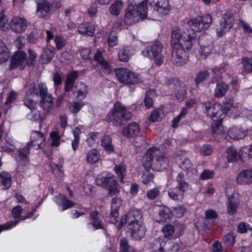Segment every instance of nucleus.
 Masks as SVG:
<instances>
[{
  "label": "nucleus",
  "mask_w": 252,
  "mask_h": 252,
  "mask_svg": "<svg viewBox=\"0 0 252 252\" xmlns=\"http://www.w3.org/2000/svg\"><path fill=\"white\" fill-rule=\"evenodd\" d=\"M213 18L210 14H206L203 16H197L194 18L189 20L188 25L189 29H186L181 33H186L187 34H191L193 33L195 35V43H197L196 32H200L210 27L212 23Z\"/></svg>",
  "instance_id": "39448f33"
},
{
  "label": "nucleus",
  "mask_w": 252,
  "mask_h": 252,
  "mask_svg": "<svg viewBox=\"0 0 252 252\" xmlns=\"http://www.w3.org/2000/svg\"><path fill=\"white\" fill-rule=\"evenodd\" d=\"M176 181L177 183V186L178 188L182 189L185 191L188 189L189 184L185 181L184 175L183 173H179L176 177Z\"/></svg>",
  "instance_id": "79ce46f5"
},
{
  "label": "nucleus",
  "mask_w": 252,
  "mask_h": 252,
  "mask_svg": "<svg viewBox=\"0 0 252 252\" xmlns=\"http://www.w3.org/2000/svg\"><path fill=\"white\" fill-rule=\"evenodd\" d=\"M186 95L187 91L184 86L178 90L176 93V97L177 99L180 101H183L186 98Z\"/></svg>",
  "instance_id": "bf43d9fd"
},
{
  "label": "nucleus",
  "mask_w": 252,
  "mask_h": 252,
  "mask_svg": "<svg viewBox=\"0 0 252 252\" xmlns=\"http://www.w3.org/2000/svg\"><path fill=\"white\" fill-rule=\"evenodd\" d=\"M179 245L171 241H164L157 239L151 245L152 252H175L179 250Z\"/></svg>",
  "instance_id": "1a4fd4ad"
},
{
  "label": "nucleus",
  "mask_w": 252,
  "mask_h": 252,
  "mask_svg": "<svg viewBox=\"0 0 252 252\" xmlns=\"http://www.w3.org/2000/svg\"><path fill=\"white\" fill-rule=\"evenodd\" d=\"M138 17L139 16L135 8L132 6H129L125 14L124 21L126 24L131 25L136 22Z\"/></svg>",
  "instance_id": "aec40b11"
},
{
  "label": "nucleus",
  "mask_w": 252,
  "mask_h": 252,
  "mask_svg": "<svg viewBox=\"0 0 252 252\" xmlns=\"http://www.w3.org/2000/svg\"><path fill=\"white\" fill-rule=\"evenodd\" d=\"M50 136L52 142L51 146L52 147H58L60 145L61 137L56 131H53L50 133Z\"/></svg>",
  "instance_id": "864d4df0"
},
{
  "label": "nucleus",
  "mask_w": 252,
  "mask_h": 252,
  "mask_svg": "<svg viewBox=\"0 0 252 252\" xmlns=\"http://www.w3.org/2000/svg\"><path fill=\"white\" fill-rule=\"evenodd\" d=\"M174 230V227L171 224H166L162 228V231L166 237L171 236L173 234Z\"/></svg>",
  "instance_id": "69168bd1"
},
{
  "label": "nucleus",
  "mask_w": 252,
  "mask_h": 252,
  "mask_svg": "<svg viewBox=\"0 0 252 252\" xmlns=\"http://www.w3.org/2000/svg\"><path fill=\"white\" fill-rule=\"evenodd\" d=\"M169 162V159L164 153L155 147L149 149L143 158L145 166L152 167L159 171L166 169Z\"/></svg>",
  "instance_id": "f03ea898"
},
{
  "label": "nucleus",
  "mask_w": 252,
  "mask_h": 252,
  "mask_svg": "<svg viewBox=\"0 0 252 252\" xmlns=\"http://www.w3.org/2000/svg\"><path fill=\"white\" fill-rule=\"evenodd\" d=\"M24 104L31 110L36 109L37 102L34 100L31 96L25 95L24 99Z\"/></svg>",
  "instance_id": "de8ad7c7"
},
{
  "label": "nucleus",
  "mask_w": 252,
  "mask_h": 252,
  "mask_svg": "<svg viewBox=\"0 0 252 252\" xmlns=\"http://www.w3.org/2000/svg\"><path fill=\"white\" fill-rule=\"evenodd\" d=\"M101 145L108 153L114 151V146L112 143V138L108 134L104 135L101 138Z\"/></svg>",
  "instance_id": "cd10ccee"
},
{
  "label": "nucleus",
  "mask_w": 252,
  "mask_h": 252,
  "mask_svg": "<svg viewBox=\"0 0 252 252\" xmlns=\"http://www.w3.org/2000/svg\"><path fill=\"white\" fill-rule=\"evenodd\" d=\"M26 95L32 96L33 95L38 96L39 93L36 88V86L34 83H32L30 85L29 89L27 91L26 94Z\"/></svg>",
  "instance_id": "774afa93"
},
{
  "label": "nucleus",
  "mask_w": 252,
  "mask_h": 252,
  "mask_svg": "<svg viewBox=\"0 0 252 252\" xmlns=\"http://www.w3.org/2000/svg\"><path fill=\"white\" fill-rule=\"evenodd\" d=\"M128 230L131 237L136 240H139L143 238L146 232V228L142 221L128 224Z\"/></svg>",
  "instance_id": "ddd939ff"
},
{
  "label": "nucleus",
  "mask_w": 252,
  "mask_h": 252,
  "mask_svg": "<svg viewBox=\"0 0 252 252\" xmlns=\"http://www.w3.org/2000/svg\"><path fill=\"white\" fill-rule=\"evenodd\" d=\"M226 158L228 161L234 162L240 159L241 156L235 148L230 147L226 150Z\"/></svg>",
  "instance_id": "a878e982"
},
{
  "label": "nucleus",
  "mask_w": 252,
  "mask_h": 252,
  "mask_svg": "<svg viewBox=\"0 0 252 252\" xmlns=\"http://www.w3.org/2000/svg\"><path fill=\"white\" fill-rule=\"evenodd\" d=\"M54 201L60 206L63 207L62 211L69 209L74 205V203L67 199V198L63 194H59L54 197Z\"/></svg>",
  "instance_id": "b1692460"
},
{
  "label": "nucleus",
  "mask_w": 252,
  "mask_h": 252,
  "mask_svg": "<svg viewBox=\"0 0 252 252\" xmlns=\"http://www.w3.org/2000/svg\"><path fill=\"white\" fill-rule=\"evenodd\" d=\"M72 133L74 135V139L72 140L71 146L73 151H75L79 146L81 130L78 127H75L72 130Z\"/></svg>",
  "instance_id": "ea45409f"
},
{
  "label": "nucleus",
  "mask_w": 252,
  "mask_h": 252,
  "mask_svg": "<svg viewBox=\"0 0 252 252\" xmlns=\"http://www.w3.org/2000/svg\"><path fill=\"white\" fill-rule=\"evenodd\" d=\"M10 56L9 50L5 43L0 39V63L5 62Z\"/></svg>",
  "instance_id": "473e14b6"
},
{
  "label": "nucleus",
  "mask_w": 252,
  "mask_h": 252,
  "mask_svg": "<svg viewBox=\"0 0 252 252\" xmlns=\"http://www.w3.org/2000/svg\"><path fill=\"white\" fill-rule=\"evenodd\" d=\"M239 201L237 196L232 195L228 198L227 202V211L230 215L236 213Z\"/></svg>",
  "instance_id": "4be33fe9"
},
{
  "label": "nucleus",
  "mask_w": 252,
  "mask_h": 252,
  "mask_svg": "<svg viewBox=\"0 0 252 252\" xmlns=\"http://www.w3.org/2000/svg\"><path fill=\"white\" fill-rule=\"evenodd\" d=\"M186 211V208L182 205H177L173 208V212L177 217H182Z\"/></svg>",
  "instance_id": "052dcab7"
},
{
  "label": "nucleus",
  "mask_w": 252,
  "mask_h": 252,
  "mask_svg": "<svg viewBox=\"0 0 252 252\" xmlns=\"http://www.w3.org/2000/svg\"><path fill=\"white\" fill-rule=\"evenodd\" d=\"M45 145V134L38 131L32 130L31 133L30 141L27 143L26 147L19 149L18 151L19 158L21 160L26 162L32 147L36 150H38L43 149Z\"/></svg>",
  "instance_id": "20e7f679"
},
{
  "label": "nucleus",
  "mask_w": 252,
  "mask_h": 252,
  "mask_svg": "<svg viewBox=\"0 0 252 252\" xmlns=\"http://www.w3.org/2000/svg\"><path fill=\"white\" fill-rule=\"evenodd\" d=\"M147 0H144L143 1L139 3V4L138 5L137 7V9L136 10L138 13L139 17H140L142 19H145L147 16Z\"/></svg>",
  "instance_id": "c9c22d12"
},
{
  "label": "nucleus",
  "mask_w": 252,
  "mask_h": 252,
  "mask_svg": "<svg viewBox=\"0 0 252 252\" xmlns=\"http://www.w3.org/2000/svg\"><path fill=\"white\" fill-rule=\"evenodd\" d=\"M121 205L122 200L120 197H118L117 195L112 199L111 204V209L119 210Z\"/></svg>",
  "instance_id": "338daca9"
},
{
  "label": "nucleus",
  "mask_w": 252,
  "mask_h": 252,
  "mask_svg": "<svg viewBox=\"0 0 252 252\" xmlns=\"http://www.w3.org/2000/svg\"><path fill=\"white\" fill-rule=\"evenodd\" d=\"M195 35L181 33L180 30L175 29L171 35L173 48L172 61L177 66L184 65L188 61V55L185 50H189L195 44Z\"/></svg>",
  "instance_id": "f257e3e1"
},
{
  "label": "nucleus",
  "mask_w": 252,
  "mask_h": 252,
  "mask_svg": "<svg viewBox=\"0 0 252 252\" xmlns=\"http://www.w3.org/2000/svg\"><path fill=\"white\" fill-rule=\"evenodd\" d=\"M107 189L109 190V195L111 196L117 195L119 192L120 188L114 177L110 181Z\"/></svg>",
  "instance_id": "4c0bfd02"
},
{
  "label": "nucleus",
  "mask_w": 252,
  "mask_h": 252,
  "mask_svg": "<svg viewBox=\"0 0 252 252\" xmlns=\"http://www.w3.org/2000/svg\"><path fill=\"white\" fill-rule=\"evenodd\" d=\"M100 158V154L96 149H92L88 152L86 155V160L90 164L96 163Z\"/></svg>",
  "instance_id": "2f4dec72"
},
{
  "label": "nucleus",
  "mask_w": 252,
  "mask_h": 252,
  "mask_svg": "<svg viewBox=\"0 0 252 252\" xmlns=\"http://www.w3.org/2000/svg\"><path fill=\"white\" fill-rule=\"evenodd\" d=\"M118 79L126 84H136L142 82L140 75L136 74L126 68L116 69L115 70Z\"/></svg>",
  "instance_id": "0eeeda50"
},
{
  "label": "nucleus",
  "mask_w": 252,
  "mask_h": 252,
  "mask_svg": "<svg viewBox=\"0 0 252 252\" xmlns=\"http://www.w3.org/2000/svg\"><path fill=\"white\" fill-rule=\"evenodd\" d=\"M172 216L170 210L168 208H164L159 212L157 221L160 223L168 222L170 220Z\"/></svg>",
  "instance_id": "c756f323"
},
{
  "label": "nucleus",
  "mask_w": 252,
  "mask_h": 252,
  "mask_svg": "<svg viewBox=\"0 0 252 252\" xmlns=\"http://www.w3.org/2000/svg\"><path fill=\"white\" fill-rule=\"evenodd\" d=\"M94 31V26L89 23H82L78 27V32L80 34L92 36Z\"/></svg>",
  "instance_id": "bb28decb"
},
{
  "label": "nucleus",
  "mask_w": 252,
  "mask_h": 252,
  "mask_svg": "<svg viewBox=\"0 0 252 252\" xmlns=\"http://www.w3.org/2000/svg\"><path fill=\"white\" fill-rule=\"evenodd\" d=\"M215 175V171L209 169H205L200 174V178L203 180L212 179Z\"/></svg>",
  "instance_id": "5fc2aeb1"
},
{
  "label": "nucleus",
  "mask_w": 252,
  "mask_h": 252,
  "mask_svg": "<svg viewBox=\"0 0 252 252\" xmlns=\"http://www.w3.org/2000/svg\"><path fill=\"white\" fill-rule=\"evenodd\" d=\"M0 182L3 187V189L9 188L11 185V175L7 172H2L0 174Z\"/></svg>",
  "instance_id": "e433bc0d"
},
{
  "label": "nucleus",
  "mask_w": 252,
  "mask_h": 252,
  "mask_svg": "<svg viewBox=\"0 0 252 252\" xmlns=\"http://www.w3.org/2000/svg\"><path fill=\"white\" fill-rule=\"evenodd\" d=\"M150 4L154 9L162 15H166L169 12L168 0H150Z\"/></svg>",
  "instance_id": "dca6fc26"
},
{
  "label": "nucleus",
  "mask_w": 252,
  "mask_h": 252,
  "mask_svg": "<svg viewBox=\"0 0 252 252\" xmlns=\"http://www.w3.org/2000/svg\"><path fill=\"white\" fill-rule=\"evenodd\" d=\"M140 129V127L137 124L132 123L123 128L122 133L124 136L131 138L137 136L139 134Z\"/></svg>",
  "instance_id": "a211bd4d"
},
{
  "label": "nucleus",
  "mask_w": 252,
  "mask_h": 252,
  "mask_svg": "<svg viewBox=\"0 0 252 252\" xmlns=\"http://www.w3.org/2000/svg\"><path fill=\"white\" fill-rule=\"evenodd\" d=\"M83 106L82 103L72 102L70 104L69 109L72 113H77L80 110Z\"/></svg>",
  "instance_id": "4d7b16f0"
},
{
  "label": "nucleus",
  "mask_w": 252,
  "mask_h": 252,
  "mask_svg": "<svg viewBox=\"0 0 252 252\" xmlns=\"http://www.w3.org/2000/svg\"><path fill=\"white\" fill-rule=\"evenodd\" d=\"M107 42L110 47H114L118 44V38L114 32H111L108 37Z\"/></svg>",
  "instance_id": "680f3d73"
},
{
  "label": "nucleus",
  "mask_w": 252,
  "mask_h": 252,
  "mask_svg": "<svg viewBox=\"0 0 252 252\" xmlns=\"http://www.w3.org/2000/svg\"><path fill=\"white\" fill-rule=\"evenodd\" d=\"M213 149L212 147L208 144L203 145L200 150V155L203 156L210 155L212 153Z\"/></svg>",
  "instance_id": "13d9d810"
},
{
  "label": "nucleus",
  "mask_w": 252,
  "mask_h": 252,
  "mask_svg": "<svg viewBox=\"0 0 252 252\" xmlns=\"http://www.w3.org/2000/svg\"><path fill=\"white\" fill-rule=\"evenodd\" d=\"M154 91L152 90H149L145 94L144 98V104L147 108H149L152 107L153 104V98L154 95Z\"/></svg>",
  "instance_id": "09e8293b"
},
{
  "label": "nucleus",
  "mask_w": 252,
  "mask_h": 252,
  "mask_svg": "<svg viewBox=\"0 0 252 252\" xmlns=\"http://www.w3.org/2000/svg\"><path fill=\"white\" fill-rule=\"evenodd\" d=\"M143 222V217L141 211L139 210L132 209L122 218L120 226L122 227L125 224H133L134 223Z\"/></svg>",
  "instance_id": "9b49d317"
},
{
  "label": "nucleus",
  "mask_w": 252,
  "mask_h": 252,
  "mask_svg": "<svg viewBox=\"0 0 252 252\" xmlns=\"http://www.w3.org/2000/svg\"><path fill=\"white\" fill-rule=\"evenodd\" d=\"M113 178L111 176H99L95 179V182L97 186H101L104 189H107L108 185Z\"/></svg>",
  "instance_id": "58836bf2"
},
{
  "label": "nucleus",
  "mask_w": 252,
  "mask_h": 252,
  "mask_svg": "<svg viewBox=\"0 0 252 252\" xmlns=\"http://www.w3.org/2000/svg\"><path fill=\"white\" fill-rule=\"evenodd\" d=\"M236 181L241 185H249L252 183V168L243 170L237 175Z\"/></svg>",
  "instance_id": "f3484780"
},
{
  "label": "nucleus",
  "mask_w": 252,
  "mask_h": 252,
  "mask_svg": "<svg viewBox=\"0 0 252 252\" xmlns=\"http://www.w3.org/2000/svg\"><path fill=\"white\" fill-rule=\"evenodd\" d=\"M176 161L180 168L184 170H188L191 166V161L188 158L183 157L177 158Z\"/></svg>",
  "instance_id": "a19ab883"
},
{
  "label": "nucleus",
  "mask_w": 252,
  "mask_h": 252,
  "mask_svg": "<svg viewBox=\"0 0 252 252\" xmlns=\"http://www.w3.org/2000/svg\"><path fill=\"white\" fill-rule=\"evenodd\" d=\"M123 6V3L120 0H117L115 2L112 4L110 7V12L111 14L118 16Z\"/></svg>",
  "instance_id": "a18cd8bd"
},
{
  "label": "nucleus",
  "mask_w": 252,
  "mask_h": 252,
  "mask_svg": "<svg viewBox=\"0 0 252 252\" xmlns=\"http://www.w3.org/2000/svg\"><path fill=\"white\" fill-rule=\"evenodd\" d=\"M221 108V105L220 104L214 103L213 105H212L209 112L207 113L208 116L212 119L214 117L220 118L218 121H215L212 124L211 128L214 134H220L222 132L221 125L222 119L220 118L222 116Z\"/></svg>",
  "instance_id": "6e6552de"
},
{
  "label": "nucleus",
  "mask_w": 252,
  "mask_h": 252,
  "mask_svg": "<svg viewBox=\"0 0 252 252\" xmlns=\"http://www.w3.org/2000/svg\"><path fill=\"white\" fill-rule=\"evenodd\" d=\"M54 54V48L53 47L48 46L45 48L41 56L44 63H49L53 59Z\"/></svg>",
  "instance_id": "72a5a7b5"
},
{
  "label": "nucleus",
  "mask_w": 252,
  "mask_h": 252,
  "mask_svg": "<svg viewBox=\"0 0 252 252\" xmlns=\"http://www.w3.org/2000/svg\"><path fill=\"white\" fill-rule=\"evenodd\" d=\"M142 183L146 185H150L154 182V176L153 174L150 173H144L142 177Z\"/></svg>",
  "instance_id": "0e129e2a"
},
{
  "label": "nucleus",
  "mask_w": 252,
  "mask_h": 252,
  "mask_svg": "<svg viewBox=\"0 0 252 252\" xmlns=\"http://www.w3.org/2000/svg\"><path fill=\"white\" fill-rule=\"evenodd\" d=\"M162 46L159 41H156L151 46L146 47L141 52L142 54L150 59H154L157 65L163 62L164 57L161 54Z\"/></svg>",
  "instance_id": "423d86ee"
},
{
  "label": "nucleus",
  "mask_w": 252,
  "mask_h": 252,
  "mask_svg": "<svg viewBox=\"0 0 252 252\" xmlns=\"http://www.w3.org/2000/svg\"><path fill=\"white\" fill-rule=\"evenodd\" d=\"M120 250L121 252H133L134 249L128 244L126 239L123 238L120 241Z\"/></svg>",
  "instance_id": "8fccbe9b"
},
{
  "label": "nucleus",
  "mask_w": 252,
  "mask_h": 252,
  "mask_svg": "<svg viewBox=\"0 0 252 252\" xmlns=\"http://www.w3.org/2000/svg\"><path fill=\"white\" fill-rule=\"evenodd\" d=\"M210 77V73L207 70L201 71L196 74L194 79L196 85L207 80Z\"/></svg>",
  "instance_id": "c03bdc74"
},
{
  "label": "nucleus",
  "mask_w": 252,
  "mask_h": 252,
  "mask_svg": "<svg viewBox=\"0 0 252 252\" xmlns=\"http://www.w3.org/2000/svg\"><path fill=\"white\" fill-rule=\"evenodd\" d=\"M36 5V13L39 17L46 18L50 16L52 5L47 0H37Z\"/></svg>",
  "instance_id": "4468645a"
},
{
  "label": "nucleus",
  "mask_w": 252,
  "mask_h": 252,
  "mask_svg": "<svg viewBox=\"0 0 252 252\" xmlns=\"http://www.w3.org/2000/svg\"><path fill=\"white\" fill-rule=\"evenodd\" d=\"M228 134L230 138L240 139L243 138L246 135V132L241 126H233L228 131Z\"/></svg>",
  "instance_id": "5701e85b"
},
{
  "label": "nucleus",
  "mask_w": 252,
  "mask_h": 252,
  "mask_svg": "<svg viewBox=\"0 0 252 252\" xmlns=\"http://www.w3.org/2000/svg\"><path fill=\"white\" fill-rule=\"evenodd\" d=\"M185 191V190L175 187L168 190V194L171 199L175 201H182L184 199Z\"/></svg>",
  "instance_id": "412c9836"
},
{
  "label": "nucleus",
  "mask_w": 252,
  "mask_h": 252,
  "mask_svg": "<svg viewBox=\"0 0 252 252\" xmlns=\"http://www.w3.org/2000/svg\"><path fill=\"white\" fill-rule=\"evenodd\" d=\"M80 88H79L77 91L76 97L78 99L82 100L86 97L88 89V87L84 83H80Z\"/></svg>",
  "instance_id": "49530a36"
},
{
  "label": "nucleus",
  "mask_w": 252,
  "mask_h": 252,
  "mask_svg": "<svg viewBox=\"0 0 252 252\" xmlns=\"http://www.w3.org/2000/svg\"><path fill=\"white\" fill-rule=\"evenodd\" d=\"M77 77L78 75L76 71H72L67 74L64 88L65 93L71 91L74 86V82Z\"/></svg>",
  "instance_id": "393cba45"
},
{
  "label": "nucleus",
  "mask_w": 252,
  "mask_h": 252,
  "mask_svg": "<svg viewBox=\"0 0 252 252\" xmlns=\"http://www.w3.org/2000/svg\"><path fill=\"white\" fill-rule=\"evenodd\" d=\"M203 38H200L198 40V43L200 44V48L199 50L200 55L202 59H205L207 56L211 52L212 45L211 44L205 45L203 44Z\"/></svg>",
  "instance_id": "c85d7f7f"
},
{
  "label": "nucleus",
  "mask_w": 252,
  "mask_h": 252,
  "mask_svg": "<svg viewBox=\"0 0 252 252\" xmlns=\"http://www.w3.org/2000/svg\"><path fill=\"white\" fill-rule=\"evenodd\" d=\"M131 54L130 53V50L128 47H125L123 49H121L118 53L119 59L122 62H127Z\"/></svg>",
  "instance_id": "37998d69"
},
{
  "label": "nucleus",
  "mask_w": 252,
  "mask_h": 252,
  "mask_svg": "<svg viewBox=\"0 0 252 252\" xmlns=\"http://www.w3.org/2000/svg\"><path fill=\"white\" fill-rule=\"evenodd\" d=\"M234 19L233 16L228 14H224L221 18L220 27L217 29V32L219 36H222L226 32L233 26Z\"/></svg>",
  "instance_id": "f8f14e48"
},
{
  "label": "nucleus",
  "mask_w": 252,
  "mask_h": 252,
  "mask_svg": "<svg viewBox=\"0 0 252 252\" xmlns=\"http://www.w3.org/2000/svg\"><path fill=\"white\" fill-rule=\"evenodd\" d=\"M26 54L22 51L16 52L12 56L10 69H13L24 63L26 59Z\"/></svg>",
  "instance_id": "6ab92c4d"
},
{
  "label": "nucleus",
  "mask_w": 252,
  "mask_h": 252,
  "mask_svg": "<svg viewBox=\"0 0 252 252\" xmlns=\"http://www.w3.org/2000/svg\"><path fill=\"white\" fill-rule=\"evenodd\" d=\"M131 113L127 108L120 102H116L111 111L108 114L106 119L116 126H121L131 119Z\"/></svg>",
  "instance_id": "7ed1b4c3"
},
{
  "label": "nucleus",
  "mask_w": 252,
  "mask_h": 252,
  "mask_svg": "<svg viewBox=\"0 0 252 252\" xmlns=\"http://www.w3.org/2000/svg\"><path fill=\"white\" fill-rule=\"evenodd\" d=\"M40 105L44 110L49 111L53 105V100L51 94L41 97Z\"/></svg>",
  "instance_id": "f704fd0d"
},
{
  "label": "nucleus",
  "mask_w": 252,
  "mask_h": 252,
  "mask_svg": "<svg viewBox=\"0 0 252 252\" xmlns=\"http://www.w3.org/2000/svg\"><path fill=\"white\" fill-rule=\"evenodd\" d=\"M114 171L120 178L121 182L123 183L126 173L125 165L122 164L116 165L114 167Z\"/></svg>",
  "instance_id": "3c124183"
},
{
  "label": "nucleus",
  "mask_w": 252,
  "mask_h": 252,
  "mask_svg": "<svg viewBox=\"0 0 252 252\" xmlns=\"http://www.w3.org/2000/svg\"><path fill=\"white\" fill-rule=\"evenodd\" d=\"M162 111L160 109H155L150 115L149 120L151 122L158 121L161 119Z\"/></svg>",
  "instance_id": "603ef678"
},
{
  "label": "nucleus",
  "mask_w": 252,
  "mask_h": 252,
  "mask_svg": "<svg viewBox=\"0 0 252 252\" xmlns=\"http://www.w3.org/2000/svg\"><path fill=\"white\" fill-rule=\"evenodd\" d=\"M228 86L223 82L218 83L215 89L214 95L216 97L224 96L228 90Z\"/></svg>",
  "instance_id": "7c9ffc66"
},
{
  "label": "nucleus",
  "mask_w": 252,
  "mask_h": 252,
  "mask_svg": "<svg viewBox=\"0 0 252 252\" xmlns=\"http://www.w3.org/2000/svg\"><path fill=\"white\" fill-rule=\"evenodd\" d=\"M242 63L246 70L249 72H252V58H243Z\"/></svg>",
  "instance_id": "e2e57ef3"
},
{
  "label": "nucleus",
  "mask_w": 252,
  "mask_h": 252,
  "mask_svg": "<svg viewBox=\"0 0 252 252\" xmlns=\"http://www.w3.org/2000/svg\"><path fill=\"white\" fill-rule=\"evenodd\" d=\"M9 26L12 31L16 33H21L27 28V21L24 18L14 17L11 19Z\"/></svg>",
  "instance_id": "2eb2a0df"
},
{
  "label": "nucleus",
  "mask_w": 252,
  "mask_h": 252,
  "mask_svg": "<svg viewBox=\"0 0 252 252\" xmlns=\"http://www.w3.org/2000/svg\"><path fill=\"white\" fill-rule=\"evenodd\" d=\"M104 54V52L97 50L94 55V59L98 62L103 73L105 74H109L114 69L113 63L105 59Z\"/></svg>",
  "instance_id": "9d476101"
},
{
  "label": "nucleus",
  "mask_w": 252,
  "mask_h": 252,
  "mask_svg": "<svg viewBox=\"0 0 252 252\" xmlns=\"http://www.w3.org/2000/svg\"><path fill=\"white\" fill-rule=\"evenodd\" d=\"M224 243L229 246H232L235 242V235L232 232H230L225 235L223 238Z\"/></svg>",
  "instance_id": "6e6d98bb"
}]
</instances>
